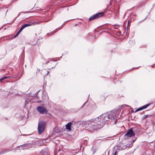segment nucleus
I'll return each mask as SVG.
<instances>
[{
	"label": "nucleus",
	"instance_id": "5",
	"mask_svg": "<svg viewBox=\"0 0 155 155\" xmlns=\"http://www.w3.org/2000/svg\"><path fill=\"white\" fill-rule=\"evenodd\" d=\"M37 110L41 114H43L47 112V110L42 106H39L37 107Z\"/></svg>",
	"mask_w": 155,
	"mask_h": 155
},
{
	"label": "nucleus",
	"instance_id": "4",
	"mask_svg": "<svg viewBox=\"0 0 155 155\" xmlns=\"http://www.w3.org/2000/svg\"><path fill=\"white\" fill-rule=\"evenodd\" d=\"M103 14H104L102 12L96 14L90 18H89V20L90 21H92L95 19L101 17L103 16Z\"/></svg>",
	"mask_w": 155,
	"mask_h": 155
},
{
	"label": "nucleus",
	"instance_id": "12",
	"mask_svg": "<svg viewBox=\"0 0 155 155\" xmlns=\"http://www.w3.org/2000/svg\"><path fill=\"white\" fill-rule=\"evenodd\" d=\"M80 124V122L79 121L75 122V124H76L75 127H78Z\"/></svg>",
	"mask_w": 155,
	"mask_h": 155
},
{
	"label": "nucleus",
	"instance_id": "24",
	"mask_svg": "<svg viewBox=\"0 0 155 155\" xmlns=\"http://www.w3.org/2000/svg\"><path fill=\"white\" fill-rule=\"evenodd\" d=\"M39 91H38V92H36V93L35 94V95H37V94H38V92H39Z\"/></svg>",
	"mask_w": 155,
	"mask_h": 155
},
{
	"label": "nucleus",
	"instance_id": "6",
	"mask_svg": "<svg viewBox=\"0 0 155 155\" xmlns=\"http://www.w3.org/2000/svg\"><path fill=\"white\" fill-rule=\"evenodd\" d=\"M134 135L135 134L133 132L132 129L131 128L128 130L127 133L125 134V136L126 137H131L132 136H134Z\"/></svg>",
	"mask_w": 155,
	"mask_h": 155
},
{
	"label": "nucleus",
	"instance_id": "1",
	"mask_svg": "<svg viewBox=\"0 0 155 155\" xmlns=\"http://www.w3.org/2000/svg\"><path fill=\"white\" fill-rule=\"evenodd\" d=\"M120 116L116 114V112H111L104 114L95 119H91L84 122L83 127L87 130H92L103 127L106 121L110 120L113 124H115Z\"/></svg>",
	"mask_w": 155,
	"mask_h": 155
},
{
	"label": "nucleus",
	"instance_id": "7",
	"mask_svg": "<svg viewBox=\"0 0 155 155\" xmlns=\"http://www.w3.org/2000/svg\"><path fill=\"white\" fill-rule=\"evenodd\" d=\"M132 142H129L128 143L126 144L125 146L119 145L118 147V149L124 150L127 147H131L132 146Z\"/></svg>",
	"mask_w": 155,
	"mask_h": 155
},
{
	"label": "nucleus",
	"instance_id": "8",
	"mask_svg": "<svg viewBox=\"0 0 155 155\" xmlns=\"http://www.w3.org/2000/svg\"><path fill=\"white\" fill-rule=\"evenodd\" d=\"M30 22L28 24H26L23 25L22 27L20 28L19 31H18V34H19L26 27L30 26L32 25V23Z\"/></svg>",
	"mask_w": 155,
	"mask_h": 155
},
{
	"label": "nucleus",
	"instance_id": "17",
	"mask_svg": "<svg viewBox=\"0 0 155 155\" xmlns=\"http://www.w3.org/2000/svg\"><path fill=\"white\" fill-rule=\"evenodd\" d=\"M130 107V106L128 105H126V104H123V105H121L120 107Z\"/></svg>",
	"mask_w": 155,
	"mask_h": 155
},
{
	"label": "nucleus",
	"instance_id": "21",
	"mask_svg": "<svg viewBox=\"0 0 155 155\" xmlns=\"http://www.w3.org/2000/svg\"><path fill=\"white\" fill-rule=\"evenodd\" d=\"M5 78H1V79H0V82H2V81Z\"/></svg>",
	"mask_w": 155,
	"mask_h": 155
},
{
	"label": "nucleus",
	"instance_id": "20",
	"mask_svg": "<svg viewBox=\"0 0 155 155\" xmlns=\"http://www.w3.org/2000/svg\"><path fill=\"white\" fill-rule=\"evenodd\" d=\"M72 123V126H73V127H74V126H75H75H76V124H75V122H71Z\"/></svg>",
	"mask_w": 155,
	"mask_h": 155
},
{
	"label": "nucleus",
	"instance_id": "15",
	"mask_svg": "<svg viewBox=\"0 0 155 155\" xmlns=\"http://www.w3.org/2000/svg\"><path fill=\"white\" fill-rule=\"evenodd\" d=\"M58 30H57V29H56L54 31H53V32H51V33H48L47 34V35L48 36H49V35H50V34H51V35H52L53 34H54V33H56L58 31Z\"/></svg>",
	"mask_w": 155,
	"mask_h": 155
},
{
	"label": "nucleus",
	"instance_id": "29",
	"mask_svg": "<svg viewBox=\"0 0 155 155\" xmlns=\"http://www.w3.org/2000/svg\"><path fill=\"white\" fill-rule=\"evenodd\" d=\"M36 97H38L36 95Z\"/></svg>",
	"mask_w": 155,
	"mask_h": 155
},
{
	"label": "nucleus",
	"instance_id": "27",
	"mask_svg": "<svg viewBox=\"0 0 155 155\" xmlns=\"http://www.w3.org/2000/svg\"><path fill=\"white\" fill-rule=\"evenodd\" d=\"M146 117H147V116H145V118H146Z\"/></svg>",
	"mask_w": 155,
	"mask_h": 155
},
{
	"label": "nucleus",
	"instance_id": "19",
	"mask_svg": "<svg viewBox=\"0 0 155 155\" xmlns=\"http://www.w3.org/2000/svg\"><path fill=\"white\" fill-rule=\"evenodd\" d=\"M48 139H44L42 141L43 142V143H45V142H47V140H48Z\"/></svg>",
	"mask_w": 155,
	"mask_h": 155
},
{
	"label": "nucleus",
	"instance_id": "13",
	"mask_svg": "<svg viewBox=\"0 0 155 155\" xmlns=\"http://www.w3.org/2000/svg\"><path fill=\"white\" fill-rule=\"evenodd\" d=\"M150 104H147L143 106L142 107V109H143L146 108L147 107H148Z\"/></svg>",
	"mask_w": 155,
	"mask_h": 155
},
{
	"label": "nucleus",
	"instance_id": "26",
	"mask_svg": "<svg viewBox=\"0 0 155 155\" xmlns=\"http://www.w3.org/2000/svg\"><path fill=\"white\" fill-rule=\"evenodd\" d=\"M86 102H85V103H84V104L83 105V106H82V107H83V106H84L85 104L86 103Z\"/></svg>",
	"mask_w": 155,
	"mask_h": 155
},
{
	"label": "nucleus",
	"instance_id": "22",
	"mask_svg": "<svg viewBox=\"0 0 155 155\" xmlns=\"http://www.w3.org/2000/svg\"><path fill=\"white\" fill-rule=\"evenodd\" d=\"M18 32L15 35V36L14 37H16L19 34H18Z\"/></svg>",
	"mask_w": 155,
	"mask_h": 155
},
{
	"label": "nucleus",
	"instance_id": "14",
	"mask_svg": "<svg viewBox=\"0 0 155 155\" xmlns=\"http://www.w3.org/2000/svg\"><path fill=\"white\" fill-rule=\"evenodd\" d=\"M8 152V150H3L2 152H1L0 153V154H4L5 153H7V152Z\"/></svg>",
	"mask_w": 155,
	"mask_h": 155
},
{
	"label": "nucleus",
	"instance_id": "25",
	"mask_svg": "<svg viewBox=\"0 0 155 155\" xmlns=\"http://www.w3.org/2000/svg\"><path fill=\"white\" fill-rule=\"evenodd\" d=\"M135 140H136V139H135V140H132L133 142L134 143L135 141Z\"/></svg>",
	"mask_w": 155,
	"mask_h": 155
},
{
	"label": "nucleus",
	"instance_id": "9",
	"mask_svg": "<svg viewBox=\"0 0 155 155\" xmlns=\"http://www.w3.org/2000/svg\"><path fill=\"white\" fill-rule=\"evenodd\" d=\"M72 124L71 122L68 123L65 125L66 129L68 131H70L71 130V127H73V126H72Z\"/></svg>",
	"mask_w": 155,
	"mask_h": 155
},
{
	"label": "nucleus",
	"instance_id": "3",
	"mask_svg": "<svg viewBox=\"0 0 155 155\" xmlns=\"http://www.w3.org/2000/svg\"><path fill=\"white\" fill-rule=\"evenodd\" d=\"M35 146L36 145L34 142L31 143L25 144L21 146V148L23 150L29 149L31 148L35 147Z\"/></svg>",
	"mask_w": 155,
	"mask_h": 155
},
{
	"label": "nucleus",
	"instance_id": "10",
	"mask_svg": "<svg viewBox=\"0 0 155 155\" xmlns=\"http://www.w3.org/2000/svg\"><path fill=\"white\" fill-rule=\"evenodd\" d=\"M48 152L47 150H43L40 152V154L41 155H48Z\"/></svg>",
	"mask_w": 155,
	"mask_h": 155
},
{
	"label": "nucleus",
	"instance_id": "23",
	"mask_svg": "<svg viewBox=\"0 0 155 155\" xmlns=\"http://www.w3.org/2000/svg\"><path fill=\"white\" fill-rule=\"evenodd\" d=\"M4 78H11V76H5V77H4Z\"/></svg>",
	"mask_w": 155,
	"mask_h": 155
},
{
	"label": "nucleus",
	"instance_id": "11",
	"mask_svg": "<svg viewBox=\"0 0 155 155\" xmlns=\"http://www.w3.org/2000/svg\"><path fill=\"white\" fill-rule=\"evenodd\" d=\"M117 152L115 150V149H113L112 150V153L111 154V155H116L117 154Z\"/></svg>",
	"mask_w": 155,
	"mask_h": 155
},
{
	"label": "nucleus",
	"instance_id": "2",
	"mask_svg": "<svg viewBox=\"0 0 155 155\" xmlns=\"http://www.w3.org/2000/svg\"><path fill=\"white\" fill-rule=\"evenodd\" d=\"M45 126V122L41 121L38 123V130L39 134L43 133L44 131Z\"/></svg>",
	"mask_w": 155,
	"mask_h": 155
},
{
	"label": "nucleus",
	"instance_id": "18",
	"mask_svg": "<svg viewBox=\"0 0 155 155\" xmlns=\"http://www.w3.org/2000/svg\"><path fill=\"white\" fill-rule=\"evenodd\" d=\"M49 72L48 71H47V73L46 74H45V76L46 77H50V75H49Z\"/></svg>",
	"mask_w": 155,
	"mask_h": 155
},
{
	"label": "nucleus",
	"instance_id": "28",
	"mask_svg": "<svg viewBox=\"0 0 155 155\" xmlns=\"http://www.w3.org/2000/svg\"><path fill=\"white\" fill-rule=\"evenodd\" d=\"M54 132H53V134H54Z\"/></svg>",
	"mask_w": 155,
	"mask_h": 155
},
{
	"label": "nucleus",
	"instance_id": "16",
	"mask_svg": "<svg viewBox=\"0 0 155 155\" xmlns=\"http://www.w3.org/2000/svg\"><path fill=\"white\" fill-rule=\"evenodd\" d=\"M142 110H143V109H142V107H140L135 110V112H137L138 111H140Z\"/></svg>",
	"mask_w": 155,
	"mask_h": 155
}]
</instances>
